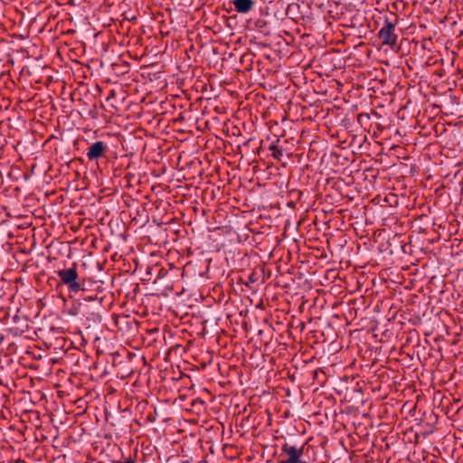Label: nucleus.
Wrapping results in <instances>:
<instances>
[{"instance_id": "obj_1", "label": "nucleus", "mask_w": 463, "mask_h": 463, "mask_svg": "<svg viewBox=\"0 0 463 463\" xmlns=\"http://www.w3.org/2000/svg\"><path fill=\"white\" fill-rule=\"evenodd\" d=\"M57 275L61 279V283L67 286L71 293H78L83 288V283L78 281L79 274L75 262L72 263L71 268L59 269Z\"/></svg>"}, {"instance_id": "obj_2", "label": "nucleus", "mask_w": 463, "mask_h": 463, "mask_svg": "<svg viewBox=\"0 0 463 463\" xmlns=\"http://www.w3.org/2000/svg\"><path fill=\"white\" fill-rule=\"evenodd\" d=\"M302 457L303 446L298 448L297 446L284 444L280 454L281 459L279 463H307L302 459Z\"/></svg>"}, {"instance_id": "obj_3", "label": "nucleus", "mask_w": 463, "mask_h": 463, "mask_svg": "<svg viewBox=\"0 0 463 463\" xmlns=\"http://www.w3.org/2000/svg\"><path fill=\"white\" fill-rule=\"evenodd\" d=\"M394 30L395 24L390 20L385 19L383 26L378 33V37L382 41L383 45H388L392 48L396 44L398 36L395 34Z\"/></svg>"}, {"instance_id": "obj_4", "label": "nucleus", "mask_w": 463, "mask_h": 463, "mask_svg": "<svg viewBox=\"0 0 463 463\" xmlns=\"http://www.w3.org/2000/svg\"><path fill=\"white\" fill-rule=\"evenodd\" d=\"M107 146L102 141L94 142L87 150L86 156L90 161L98 160L104 156Z\"/></svg>"}, {"instance_id": "obj_5", "label": "nucleus", "mask_w": 463, "mask_h": 463, "mask_svg": "<svg viewBox=\"0 0 463 463\" xmlns=\"http://www.w3.org/2000/svg\"><path fill=\"white\" fill-rule=\"evenodd\" d=\"M233 6L235 10L240 14H248L250 13L253 6V0H233Z\"/></svg>"}, {"instance_id": "obj_6", "label": "nucleus", "mask_w": 463, "mask_h": 463, "mask_svg": "<svg viewBox=\"0 0 463 463\" xmlns=\"http://www.w3.org/2000/svg\"><path fill=\"white\" fill-rule=\"evenodd\" d=\"M234 280L237 281V283H236L237 287L236 288L233 287V291H237L238 289H240L241 291H243L244 290L243 287L248 286V282L244 281L241 275H239L238 277L233 278V281Z\"/></svg>"}, {"instance_id": "obj_7", "label": "nucleus", "mask_w": 463, "mask_h": 463, "mask_svg": "<svg viewBox=\"0 0 463 463\" xmlns=\"http://www.w3.org/2000/svg\"><path fill=\"white\" fill-rule=\"evenodd\" d=\"M224 401L223 402H221L225 407L229 408L230 405L232 404V399L229 398L228 395H225L224 396Z\"/></svg>"}, {"instance_id": "obj_8", "label": "nucleus", "mask_w": 463, "mask_h": 463, "mask_svg": "<svg viewBox=\"0 0 463 463\" xmlns=\"http://www.w3.org/2000/svg\"><path fill=\"white\" fill-rule=\"evenodd\" d=\"M111 463H135V461L131 458H128V460L122 462V461H118V460H113L111 461Z\"/></svg>"}, {"instance_id": "obj_9", "label": "nucleus", "mask_w": 463, "mask_h": 463, "mask_svg": "<svg viewBox=\"0 0 463 463\" xmlns=\"http://www.w3.org/2000/svg\"><path fill=\"white\" fill-rule=\"evenodd\" d=\"M237 134H240V131L238 129V127L233 125V132H232V135L233 137L236 136Z\"/></svg>"}, {"instance_id": "obj_10", "label": "nucleus", "mask_w": 463, "mask_h": 463, "mask_svg": "<svg viewBox=\"0 0 463 463\" xmlns=\"http://www.w3.org/2000/svg\"><path fill=\"white\" fill-rule=\"evenodd\" d=\"M227 430L232 433V421L227 422Z\"/></svg>"}, {"instance_id": "obj_11", "label": "nucleus", "mask_w": 463, "mask_h": 463, "mask_svg": "<svg viewBox=\"0 0 463 463\" xmlns=\"http://www.w3.org/2000/svg\"><path fill=\"white\" fill-rule=\"evenodd\" d=\"M232 449V447H230V446H228L227 444H225V445L223 446L224 453H226V450H227V449Z\"/></svg>"}, {"instance_id": "obj_12", "label": "nucleus", "mask_w": 463, "mask_h": 463, "mask_svg": "<svg viewBox=\"0 0 463 463\" xmlns=\"http://www.w3.org/2000/svg\"><path fill=\"white\" fill-rule=\"evenodd\" d=\"M96 298L95 297H88L85 298L87 301H93Z\"/></svg>"}]
</instances>
